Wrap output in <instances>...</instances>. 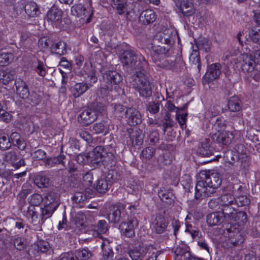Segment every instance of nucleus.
Here are the masks:
<instances>
[{
    "label": "nucleus",
    "mask_w": 260,
    "mask_h": 260,
    "mask_svg": "<svg viewBox=\"0 0 260 260\" xmlns=\"http://www.w3.org/2000/svg\"><path fill=\"white\" fill-rule=\"evenodd\" d=\"M221 66L219 63H215L211 64L203 78L202 82L203 84L217 79L221 74Z\"/></svg>",
    "instance_id": "obj_8"
},
{
    "label": "nucleus",
    "mask_w": 260,
    "mask_h": 260,
    "mask_svg": "<svg viewBox=\"0 0 260 260\" xmlns=\"http://www.w3.org/2000/svg\"><path fill=\"white\" fill-rule=\"evenodd\" d=\"M51 51L58 55H63L67 53V44L63 41L54 43L51 47Z\"/></svg>",
    "instance_id": "obj_31"
},
{
    "label": "nucleus",
    "mask_w": 260,
    "mask_h": 260,
    "mask_svg": "<svg viewBox=\"0 0 260 260\" xmlns=\"http://www.w3.org/2000/svg\"><path fill=\"white\" fill-rule=\"evenodd\" d=\"M224 235L228 237L229 242L235 246L242 243L244 239L239 230L234 227H231L224 232Z\"/></svg>",
    "instance_id": "obj_10"
},
{
    "label": "nucleus",
    "mask_w": 260,
    "mask_h": 260,
    "mask_svg": "<svg viewBox=\"0 0 260 260\" xmlns=\"http://www.w3.org/2000/svg\"><path fill=\"white\" fill-rule=\"evenodd\" d=\"M25 11L29 17H37L40 13L37 5L34 2H29L27 4L25 7Z\"/></svg>",
    "instance_id": "obj_32"
},
{
    "label": "nucleus",
    "mask_w": 260,
    "mask_h": 260,
    "mask_svg": "<svg viewBox=\"0 0 260 260\" xmlns=\"http://www.w3.org/2000/svg\"><path fill=\"white\" fill-rule=\"evenodd\" d=\"M43 198L38 193H35L30 196L28 199L29 203L32 206H38L43 202Z\"/></svg>",
    "instance_id": "obj_40"
},
{
    "label": "nucleus",
    "mask_w": 260,
    "mask_h": 260,
    "mask_svg": "<svg viewBox=\"0 0 260 260\" xmlns=\"http://www.w3.org/2000/svg\"><path fill=\"white\" fill-rule=\"evenodd\" d=\"M63 159V155H59L53 158H48L46 160V164L50 167H52L55 166L56 164L62 163Z\"/></svg>",
    "instance_id": "obj_44"
},
{
    "label": "nucleus",
    "mask_w": 260,
    "mask_h": 260,
    "mask_svg": "<svg viewBox=\"0 0 260 260\" xmlns=\"http://www.w3.org/2000/svg\"><path fill=\"white\" fill-rule=\"evenodd\" d=\"M103 77L104 81L107 84V88L109 90H112L113 85H118L122 81L120 75L114 71H106Z\"/></svg>",
    "instance_id": "obj_7"
},
{
    "label": "nucleus",
    "mask_w": 260,
    "mask_h": 260,
    "mask_svg": "<svg viewBox=\"0 0 260 260\" xmlns=\"http://www.w3.org/2000/svg\"><path fill=\"white\" fill-rule=\"evenodd\" d=\"M158 195L163 202L169 203L173 200V195L170 191L160 190Z\"/></svg>",
    "instance_id": "obj_41"
},
{
    "label": "nucleus",
    "mask_w": 260,
    "mask_h": 260,
    "mask_svg": "<svg viewBox=\"0 0 260 260\" xmlns=\"http://www.w3.org/2000/svg\"><path fill=\"white\" fill-rule=\"evenodd\" d=\"M13 59L11 53H2L0 54V66L4 67L9 64Z\"/></svg>",
    "instance_id": "obj_37"
},
{
    "label": "nucleus",
    "mask_w": 260,
    "mask_h": 260,
    "mask_svg": "<svg viewBox=\"0 0 260 260\" xmlns=\"http://www.w3.org/2000/svg\"><path fill=\"white\" fill-rule=\"evenodd\" d=\"M168 222L166 219L160 216H156L153 220L151 227L152 231L157 234L164 232L167 227Z\"/></svg>",
    "instance_id": "obj_16"
},
{
    "label": "nucleus",
    "mask_w": 260,
    "mask_h": 260,
    "mask_svg": "<svg viewBox=\"0 0 260 260\" xmlns=\"http://www.w3.org/2000/svg\"><path fill=\"white\" fill-rule=\"evenodd\" d=\"M104 126L102 123H96L93 126L92 131L96 134H100L103 132Z\"/></svg>",
    "instance_id": "obj_61"
},
{
    "label": "nucleus",
    "mask_w": 260,
    "mask_h": 260,
    "mask_svg": "<svg viewBox=\"0 0 260 260\" xmlns=\"http://www.w3.org/2000/svg\"><path fill=\"white\" fill-rule=\"evenodd\" d=\"M121 218V211L119 207L112 206L110 207V211L108 215L109 221L113 223H117Z\"/></svg>",
    "instance_id": "obj_26"
},
{
    "label": "nucleus",
    "mask_w": 260,
    "mask_h": 260,
    "mask_svg": "<svg viewBox=\"0 0 260 260\" xmlns=\"http://www.w3.org/2000/svg\"><path fill=\"white\" fill-rule=\"evenodd\" d=\"M138 224L136 218L133 217L128 219L127 222H123L119 225L122 234L127 237H132L135 234L134 229Z\"/></svg>",
    "instance_id": "obj_9"
},
{
    "label": "nucleus",
    "mask_w": 260,
    "mask_h": 260,
    "mask_svg": "<svg viewBox=\"0 0 260 260\" xmlns=\"http://www.w3.org/2000/svg\"><path fill=\"white\" fill-rule=\"evenodd\" d=\"M114 157L112 153L107 152L103 147L99 146L88 153L87 159L94 164L102 161L105 166H112L114 164Z\"/></svg>",
    "instance_id": "obj_3"
},
{
    "label": "nucleus",
    "mask_w": 260,
    "mask_h": 260,
    "mask_svg": "<svg viewBox=\"0 0 260 260\" xmlns=\"http://www.w3.org/2000/svg\"><path fill=\"white\" fill-rule=\"evenodd\" d=\"M127 117V122L130 125H136L142 122V117L140 112L134 108H128L125 112Z\"/></svg>",
    "instance_id": "obj_13"
},
{
    "label": "nucleus",
    "mask_w": 260,
    "mask_h": 260,
    "mask_svg": "<svg viewBox=\"0 0 260 260\" xmlns=\"http://www.w3.org/2000/svg\"><path fill=\"white\" fill-rule=\"evenodd\" d=\"M167 34H164V36H160L161 38V41L164 42L165 44H169L170 42V34L169 32V30H166Z\"/></svg>",
    "instance_id": "obj_64"
},
{
    "label": "nucleus",
    "mask_w": 260,
    "mask_h": 260,
    "mask_svg": "<svg viewBox=\"0 0 260 260\" xmlns=\"http://www.w3.org/2000/svg\"><path fill=\"white\" fill-rule=\"evenodd\" d=\"M143 58L141 55L139 57L131 50H125L121 56V61L125 65L128 66L132 68H139L140 67V60Z\"/></svg>",
    "instance_id": "obj_6"
},
{
    "label": "nucleus",
    "mask_w": 260,
    "mask_h": 260,
    "mask_svg": "<svg viewBox=\"0 0 260 260\" xmlns=\"http://www.w3.org/2000/svg\"><path fill=\"white\" fill-rule=\"evenodd\" d=\"M225 126L224 121L222 119H218L214 124L213 128L216 131L215 133H219L225 131Z\"/></svg>",
    "instance_id": "obj_45"
},
{
    "label": "nucleus",
    "mask_w": 260,
    "mask_h": 260,
    "mask_svg": "<svg viewBox=\"0 0 260 260\" xmlns=\"http://www.w3.org/2000/svg\"><path fill=\"white\" fill-rule=\"evenodd\" d=\"M154 153V148L149 147L143 150L141 152V156L146 159H150L153 157Z\"/></svg>",
    "instance_id": "obj_47"
},
{
    "label": "nucleus",
    "mask_w": 260,
    "mask_h": 260,
    "mask_svg": "<svg viewBox=\"0 0 260 260\" xmlns=\"http://www.w3.org/2000/svg\"><path fill=\"white\" fill-rule=\"evenodd\" d=\"M150 249H152V246L136 248L129 250L128 255L132 260H138L139 258L144 256Z\"/></svg>",
    "instance_id": "obj_18"
},
{
    "label": "nucleus",
    "mask_w": 260,
    "mask_h": 260,
    "mask_svg": "<svg viewBox=\"0 0 260 260\" xmlns=\"http://www.w3.org/2000/svg\"><path fill=\"white\" fill-rule=\"evenodd\" d=\"M105 7L111 5L113 8L116 9L119 14H122L126 11V2L124 0H101Z\"/></svg>",
    "instance_id": "obj_17"
},
{
    "label": "nucleus",
    "mask_w": 260,
    "mask_h": 260,
    "mask_svg": "<svg viewBox=\"0 0 260 260\" xmlns=\"http://www.w3.org/2000/svg\"><path fill=\"white\" fill-rule=\"evenodd\" d=\"M189 60L193 64H198L200 61L199 53L197 50H193L189 56Z\"/></svg>",
    "instance_id": "obj_57"
},
{
    "label": "nucleus",
    "mask_w": 260,
    "mask_h": 260,
    "mask_svg": "<svg viewBox=\"0 0 260 260\" xmlns=\"http://www.w3.org/2000/svg\"><path fill=\"white\" fill-rule=\"evenodd\" d=\"M96 112L91 109L84 110L78 117V121L83 125H88L96 118Z\"/></svg>",
    "instance_id": "obj_11"
},
{
    "label": "nucleus",
    "mask_w": 260,
    "mask_h": 260,
    "mask_svg": "<svg viewBox=\"0 0 260 260\" xmlns=\"http://www.w3.org/2000/svg\"><path fill=\"white\" fill-rule=\"evenodd\" d=\"M197 152L202 156H208L212 153L210 148V140L205 139L202 140L199 144Z\"/></svg>",
    "instance_id": "obj_25"
},
{
    "label": "nucleus",
    "mask_w": 260,
    "mask_h": 260,
    "mask_svg": "<svg viewBox=\"0 0 260 260\" xmlns=\"http://www.w3.org/2000/svg\"><path fill=\"white\" fill-rule=\"evenodd\" d=\"M211 137L213 141L224 145L230 143L233 139L232 134L225 131L219 133L212 132Z\"/></svg>",
    "instance_id": "obj_12"
},
{
    "label": "nucleus",
    "mask_w": 260,
    "mask_h": 260,
    "mask_svg": "<svg viewBox=\"0 0 260 260\" xmlns=\"http://www.w3.org/2000/svg\"><path fill=\"white\" fill-rule=\"evenodd\" d=\"M147 110L152 114L157 113L159 110V106L154 103H149L147 106Z\"/></svg>",
    "instance_id": "obj_59"
},
{
    "label": "nucleus",
    "mask_w": 260,
    "mask_h": 260,
    "mask_svg": "<svg viewBox=\"0 0 260 260\" xmlns=\"http://www.w3.org/2000/svg\"><path fill=\"white\" fill-rule=\"evenodd\" d=\"M151 57L154 62L159 66V62L166 53V49L164 46L157 45L155 42L152 44Z\"/></svg>",
    "instance_id": "obj_15"
},
{
    "label": "nucleus",
    "mask_w": 260,
    "mask_h": 260,
    "mask_svg": "<svg viewBox=\"0 0 260 260\" xmlns=\"http://www.w3.org/2000/svg\"><path fill=\"white\" fill-rule=\"evenodd\" d=\"M113 172H109L108 174L106 179L101 178L98 180L96 184V190L100 193H105L109 189L110 184L108 182V180L112 178V175Z\"/></svg>",
    "instance_id": "obj_20"
},
{
    "label": "nucleus",
    "mask_w": 260,
    "mask_h": 260,
    "mask_svg": "<svg viewBox=\"0 0 260 260\" xmlns=\"http://www.w3.org/2000/svg\"><path fill=\"white\" fill-rule=\"evenodd\" d=\"M46 153L41 149H38L31 154L32 157L35 159H42L45 157Z\"/></svg>",
    "instance_id": "obj_55"
},
{
    "label": "nucleus",
    "mask_w": 260,
    "mask_h": 260,
    "mask_svg": "<svg viewBox=\"0 0 260 260\" xmlns=\"http://www.w3.org/2000/svg\"><path fill=\"white\" fill-rule=\"evenodd\" d=\"M91 86L90 84L86 83H78L71 88V91L74 97L78 98L85 93Z\"/></svg>",
    "instance_id": "obj_21"
},
{
    "label": "nucleus",
    "mask_w": 260,
    "mask_h": 260,
    "mask_svg": "<svg viewBox=\"0 0 260 260\" xmlns=\"http://www.w3.org/2000/svg\"><path fill=\"white\" fill-rule=\"evenodd\" d=\"M174 253L178 260H189L192 256L186 249L180 246L175 248Z\"/></svg>",
    "instance_id": "obj_33"
},
{
    "label": "nucleus",
    "mask_w": 260,
    "mask_h": 260,
    "mask_svg": "<svg viewBox=\"0 0 260 260\" xmlns=\"http://www.w3.org/2000/svg\"><path fill=\"white\" fill-rule=\"evenodd\" d=\"M156 15L153 11L146 10L142 12L140 16V20L144 24H149L154 21Z\"/></svg>",
    "instance_id": "obj_27"
},
{
    "label": "nucleus",
    "mask_w": 260,
    "mask_h": 260,
    "mask_svg": "<svg viewBox=\"0 0 260 260\" xmlns=\"http://www.w3.org/2000/svg\"><path fill=\"white\" fill-rule=\"evenodd\" d=\"M134 86L138 90L141 96L147 98L151 95V86L143 72L140 71L137 73Z\"/></svg>",
    "instance_id": "obj_5"
},
{
    "label": "nucleus",
    "mask_w": 260,
    "mask_h": 260,
    "mask_svg": "<svg viewBox=\"0 0 260 260\" xmlns=\"http://www.w3.org/2000/svg\"><path fill=\"white\" fill-rule=\"evenodd\" d=\"M58 260H77V257L73 254L65 253L62 255Z\"/></svg>",
    "instance_id": "obj_62"
},
{
    "label": "nucleus",
    "mask_w": 260,
    "mask_h": 260,
    "mask_svg": "<svg viewBox=\"0 0 260 260\" xmlns=\"http://www.w3.org/2000/svg\"><path fill=\"white\" fill-rule=\"evenodd\" d=\"M75 256L77 257V260H79V259L81 260H87L91 257L92 253L88 249L83 248L77 251V255Z\"/></svg>",
    "instance_id": "obj_38"
},
{
    "label": "nucleus",
    "mask_w": 260,
    "mask_h": 260,
    "mask_svg": "<svg viewBox=\"0 0 260 260\" xmlns=\"http://www.w3.org/2000/svg\"><path fill=\"white\" fill-rule=\"evenodd\" d=\"M221 204L223 206H225L224 209H223L222 211V214L225 215H229L231 214H232V212L231 211H230L229 212H226L228 207H226L227 206L229 205L232 204L234 201L235 200V198L234 196L230 194H225L222 195L221 198Z\"/></svg>",
    "instance_id": "obj_30"
},
{
    "label": "nucleus",
    "mask_w": 260,
    "mask_h": 260,
    "mask_svg": "<svg viewBox=\"0 0 260 260\" xmlns=\"http://www.w3.org/2000/svg\"><path fill=\"white\" fill-rule=\"evenodd\" d=\"M34 183L39 188L47 187L49 185V180L46 177L38 174L35 177Z\"/></svg>",
    "instance_id": "obj_35"
},
{
    "label": "nucleus",
    "mask_w": 260,
    "mask_h": 260,
    "mask_svg": "<svg viewBox=\"0 0 260 260\" xmlns=\"http://www.w3.org/2000/svg\"><path fill=\"white\" fill-rule=\"evenodd\" d=\"M71 24V20L69 17H64L60 19L56 24V26L59 28L66 29L69 27Z\"/></svg>",
    "instance_id": "obj_49"
},
{
    "label": "nucleus",
    "mask_w": 260,
    "mask_h": 260,
    "mask_svg": "<svg viewBox=\"0 0 260 260\" xmlns=\"http://www.w3.org/2000/svg\"><path fill=\"white\" fill-rule=\"evenodd\" d=\"M17 154L15 151H10L5 155V159L6 161L13 164L17 160Z\"/></svg>",
    "instance_id": "obj_53"
},
{
    "label": "nucleus",
    "mask_w": 260,
    "mask_h": 260,
    "mask_svg": "<svg viewBox=\"0 0 260 260\" xmlns=\"http://www.w3.org/2000/svg\"><path fill=\"white\" fill-rule=\"evenodd\" d=\"M176 6L184 15L189 16L193 15L195 10L192 4L188 1L177 0Z\"/></svg>",
    "instance_id": "obj_14"
},
{
    "label": "nucleus",
    "mask_w": 260,
    "mask_h": 260,
    "mask_svg": "<svg viewBox=\"0 0 260 260\" xmlns=\"http://www.w3.org/2000/svg\"><path fill=\"white\" fill-rule=\"evenodd\" d=\"M221 184V180L217 173L205 174L204 180L198 181L196 186L195 197L200 199L209 196L214 192L215 188L219 187Z\"/></svg>",
    "instance_id": "obj_1"
},
{
    "label": "nucleus",
    "mask_w": 260,
    "mask_h": 260,
    "mask_svg": "<svg viewBox=\"0 0 260 260\" xmlns=\"http://www.w3.org/2000/svg\"><path fill=\"white\" fill-rule=\"evenodd\" d=\"M43 201L45 206H54L55 208H57L59 204L57 194L52 191L46 193Z\"/></svg>",
    "instance_id": "obj_28"
},
{
    "label": "nucleus",
    "mask_w": 260,
    "mask_h": 260,
    "mask_svg": "<svg viewBox=\"0 0 260 260\" xmlns=\"http://www.w3.org/2000/svg\"><path fill=\"white\" fill-rule=\"evenodd\" d=\"M16 92L22 99L27 98L29 94V91L26 83L21 79H17L15 81Z\"/></svg>",
    "instance_id": "obj_19"
},
{
    "label": "nucleus",
    "mask_w": 260,
    "mask_h": 260,
    "mask_svg": "<svg viewBox=\"0 0 260 260\" xmlns=\"http://www.w3.org/2000/svg\"><path fill=\"white\" fill-rule=\"evenodd\" d=\"M186 116L187 114H179L178 111L176 112V119L182 127L186 123Z\"/></svg>",
    "instance_id": "obj_58"
},
{
    "label": "nucleus",
    "mask_w": 260,
    "mask_h": 260,
    "mask_svg": "<svg viewBox=\"0 0 260 260\" xmlns=\"http://www.w3.org/2000/svg\"><path fill=\"white\" fill-rule=\"evenodd\" d=\"M85 219L86 217L83 213H78L75 216L76 226L79 229L83 227L84 226Z\"/></svg>",
    "instance_id": "obj_42"
},
{
    "label": "nucleus",
    "mask_w": 260,
    "mask_h": 260,
    "mask_svg": "<svg viewBox=\"0 0 260 260\" xmlns=\"http://www.w3.org/2000/svg\"><path fill=\"white\" fill-rule=\"evenodd\" d=\"M37 246L38 250L42 252H45L50 248L49 244L44 240H39L37 243Z\"/></svg>",
    "instance_id": "obj_48"
},
{
    "label": "nucleus",
    "mask_w": 260,
    "mask_h": 260,
    "mask_svg": "<svg viewBox=\"0 0 260 260\" xmlns=\"http://www.w3.org/2000/svg\"><path fill=\"white\" fill-rule=\"evenodd\" d=\"M250 37L254 42L260 45V28H255L252 30L250 34Z\"/></svg>",
    "instance_id": "obj_50"
},
{
    "label": "nucleus",
    "mask_w": 260,
    "mask_h": 260,
    "mask_svg": "<svg viewBox=\"0 0 260 260\" xmlns=\"http://www.w3.org/2000/svg\"><path fill=\"white\" fill-rule=\"evenodd\" d=\"M35 70L41 76L44 77L46 74V70L42 62H38V64L35 67Z\"/></svg>",
    "instance_id": "obj_54"
},
{
    "label": "nucleus",
    "mask_w": 260,
    "mask_h": 260,
    "mask_svg": "<svg viewBox=\"0 0 260 260\" xmlns=\"http://www.w3.org/2000/svg\"><path fill=\"white\" fill-rule=\"evenodd\" d=\"M110 241L107 239H103L101 244L102 249V258L104 260H109L113 256V252L112 247L110 246Z\"/></svg>",
    "instance_id": "obj_24"
},
{
    "label": "nucleus",
    "mask_w": 260,
    "mask_h": 260,
    "mask_svg": "<svg viewBox=\"0 0 260 260\" xmlns=\"http://www.w3.org/2000/svg\"><path fill=\"white\" fill-rule=\"evenodd\" d=\"M136 138L134 140V138H132V143L133 145H140L143 142V138L138 133V135H136Z\"/></svg>",
    "instance_id": "obj_63"
},
{
    "label": "nucleus",
    "mask_w": 260,
    "mask_h": 260,
    "mask_svg": "<svg viewBox=\"0 0 260 260\" xmlns=\"http://www.w3.org/2000/svg\"><path fill=\"white\" fill-rule=\"evenodd\" d=\"M253 62L260 64V49L254 52L253 58L247 53L241 54L237 58L235 68L238 71L241 70L244 73L250 74L254 70Z\"/></svg>",
    "instance_id": "obj_2"
},
{
    "label": "nucleus",
    "mask_w": 260,
    "mask_h": 260,
    "mask_svg": "<svg viewBox=\"0 0 260 260\" xmlns=\"http://www.w3.org/2000/svg\"><path fill=\"white\" fill-rule=\"evenodd\" d=\"M14 245L16 249L21 250L24 248L25 243L22 239L21 238H18L14 240Z\"/></svg>",
    "instance_id": "obj_60"
},
{
    "label": "nucleus",
    "mask_w": 260,
    "mask_h": 260,
    "mask_svg": "<svg viewBox=\"0 0 260 260\" xmlns=\"http://www.w3.org/2000/svg\"><path fill=\"white\" fill-rule=\"evenodd\" d=\"M10 140L6 136H2L0 137V148L2 150H6L11 147Z\"/></svg>",
    "instance_id": "obj_46"
},
{
    "label": "nucleus",
    "mask_w": 260,
    "mask_h": 260,
    "mask_svg": "<svg viewBox=\"0 0 260 260\" xmlns=\"http://www.w3.org/2000/svg\"><path fill=\"white\" fill-rule=\"evenodd\" d=\"M15 76V73L8 69L0 70V82L5 85L8 84L12 81Z\"/></svg>",
    "instance_id": "obj_29"
},
{
    "label": "nucleus",
    "mask_w": 260,
    "mask_h": 260,
    "mask_svg": "<svg viewBox=\"0 0 260 260\" xmlns=\"http://www.w3.org/2000/svg\"><path fill=\"white\" fill-rule=\"evenodd\" d=\"M62 14V12L61 9L53 6L47 12V19L55 24L61 18Z\"/></svg>",
    "instance_id": "obj_22"
},
{
    "label": "nucleus",
    "mask_w": 260,
    "mask_h": 260,
    "mask_svg": "<svg viewBox=\"0 0 260 260\" xmlns=\"http://www.w3.org/2000/svg\"><path fill=\"white\" fill-rule=\"evenodd\" d=\"M222 220V217L219 212L211 213L207 216V223L210 226H214L219 224Z\"/></svg>",
    "instance_id": "obj_34"
},
{
    "label": "nucleus",
    "mask_w": 260,
    "mask_h": 260,
    "mask_svg": "<svg viewBox=\"0 0 260 260\" xmlns=\"http://www.w3.org/2000/svg\"><path fill=\"white\" fill-rule=\"evenodd\" d=\"M10 139L11 143L19 147V146L21 144L22 141L20 139L19 134L16 132H14L11 134Z\"/></svg>",
    "instance_id": "obj_52"
},
{
    "label": "nucleus",
    "mask_w": 260,
    "mask_h": 260,
    "mask_svg": "<svg viewBox=\"0 0 260 260\" xmlns=\"http://www.w3.org/2000/svg\"><path fill=\"white\" fill-rule=\"evenodd\" d=\"M71 12L75 16L82 19H86V23L90 22L93 13L91 1H84L83 4L80 3L74 5L71 8Z\"/></svg>",
    "instance_id": "obj_4"
},
{
    "label": "nucleus",
    "mask_w": 260,
    "mask_h": 260,
    "mask_svg": "<svg viewBox=\"0 0 260 260\" xmlns=\"http://www.w3.org/2000/svg\"><path fill=\"white\" fill-rule=\"evenodd\" d=\"M12 115L8 112H6L2 109V106L1 105L0 110V120L6 122H9L11 120Z\"/></svg>",
    "instance_id": "obj_51"
},
{
    "label": "nucleus",
    "mask_w": 260,
    "mask_h": 260,
    "mask_svg": "<svg viewBox=\"0 0 260 260\" xmlns=\"http://www.w3.org/2000/svg\"><path fill=\"white\" fill-rule=\"evenodd\" d=\"M228 108L232 112L238 111L240 109V106L239 104V100L238 96H233L229 100L228 102Z\"/></svg>",
    "instance_id": "obj_36"
},
{
    "label": "nucleus",
    "mask_w": 260,
    "mask_h": 260,
    "mask_svg": "<svg viewBox=\"0 0 260 260\" xmlns=\"http://www.w3.org/2000/svg\"><path fill=\"white\" fill-rule=\"evenodd\" d=\"M114 114L116 116L122 117L125 114V108L120 104L116 105L114 107Z\"/></svg>",
    "instance_id": "obj_56"
},
{
    "label": "nucleus",
    "mask_w": 260,
    "mask_h": 260,
    "mask_svg": "<svg viewBox=\"0 0 260 260\" xmlns=\"http://www.w3.org/2000/svg\"><path fill=\"white\" fill-rule=\"evenodd\" d=\"M108 230V224L106 221L104 220H99L93 228L91 230L92 232V235L95 237H100L101 235L106 233Z\"/></svg>",
    "instance_id": "obj_23"
},
{
    "label": "nucleus",
    "mask_w": 260,
    "mask_h": 260,
    "mask_svg": "<svg viewBox=\"0 0 260 260\" xmlns=\"http://www.w3.org/2000/svg\"><path fill=\"white\" fill-rule=\"evenodd\" d=\"M197 46L199 49L207 52L210 50V43L207 39L202 38L197 43Z\"/></svg>",
    "instance_id": "obj_39"
},
{
    "label": "nucleus",
    "mask_w": 260,
    "mask_h": 260,
    "mask_svg": "<svg viewBox=\"0 0 260 260\" xmlns=\"http://www.w3.org/2000/svg\"><path fill=\"white\" fill-rule=\"evenodd\" d=\"M56 208L54 206H45L41 208V215L43 218H47L51 216Z\"/></svg>",
    "instance_id": "obj_43"
}]
</instances>
